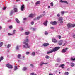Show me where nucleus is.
Returning <instances> with one entry per match:
<instances>
[{"mask_svg": "<svg viewBox=\"0 0 75 75\" xmlns=\"http://www.w3.org/2000/svg\"><path fill=\"white\" fill-rule=\"evenodd\" d=\"M60 48V47H56L54 48H53L52 49L53 50H51L50 51L48 52H47V54H51V53H52L53 52H55V51H58L59 49Z\"/></svg>", "mask_w": 75, "mask_h": 75, "instance_id": "1", "label": "nucleus"}, {"mask_svg": "<svg viewBox=\"0 0 75 75\" xmlns=\"http://www.w3.org/2000/svg\"><path fill=\"white\" fill-rule=\"evenodd\" d=\"M23 44H24L25 45H23V48H30V46H29V45H28V43H25V42H24Z\"/></svg>", "mask_w": 75, "mask_h": 75, "instance_id": "2", "label": "nucleus"}, {"mask_svg": "<svg viewBox=\"0 0 75 75\" xmlns=\"http://www.w3.org/2000/svg\"><path fill=\"white\" fill-rule=\"evenodd\" d=\"M6 67L8 68H10V69H12L13 68V66L10 64L9 63H8L6 65Z\"/></svg>", "mask_w": 75, "mask_h": 75, "instance_id": "3", "label": "nucleus"}, {"mask_svg": "<svg viewBox=\"0 0 75 75\" xmlns=\"http://www.w3.org/2000/svg\"><path fill=\"white\" fill-rule=\"evenodd\" d=\"M62 20H63L62 17H60L59 18L58 21H60V23L61 24H62V23H64V22Z\"/></svg>", "mask_w": 75, "mask_h": 75, "instance_id": "4", "label": "nucleus"}, {"mask_svg": "<svg viewBox=\"0 0 75 75\" xmlns=\"http://www.w3.org/2000/svg\"><path fill=\"white\" fill-rule=\"evenodd\" d=\"M68 49V48H66L65 49H63L62 50V51H61V52L62 53H65L67 51V50Z\"/></svg>", "mask_w": 75, "mask_h": 75, "instance_id": "5", "label": "nucleus"}, {"mask_svg": "<svg viewBox=\"0 0 75 75\" xmlns=\"http://www.w3.org/2000/svg\"><path fill=\"white\" fill-rule=\"evenodd\" d=\"M50 24H52L53 25H56L57 24V22L55 21H54V22H53L52 21H51L50 23Z\"/></svg>", "mask_w": 75, "mask_h": 75, "instance_id": "6", "label": "nucleus"}, {"mask_svg": "<svg viewBox=\"0 0 75 75\" xmlns=\"http://www.w3.org/2000/svg\"><path fill=\"white\" fill-rule=\"evenodd\" d=\"M63 42V40H60L58 42V44L59 45H61Z\"/></svg>", "mask_w": 75, "mask_h": 75, "instance_id": "7", "label": "nucleus"}, {"mask_svg": "<svg viewBox=\"0 0 75 75\" xmlns=\"http://www.w3.org/2000/svg\"><path fill=\"white\" fill-rule=\"evenodd\" d=\"M48 64V63H44V62H42L40 64V66H42L43 64L46 65V64Z\"/></svg>", "mask_w": 75, "mask_h": 75, "instance_id": "8", "label": "nucleus"}, {"mask_svg": "<svg viewBox=\"0 0 75 75\" xmlns=\"http://www.w3.org/2000/svg\"><path fill=\"white\" fill-rule=\"evenodd\" d=\"M29 42V40H28V39L26 38L24 40L23 43V44H24V42H25V43H27V42Z\"/></svg>", "mask_w": 75, "mask_h": 75, "instance_id": "9", "label": "nucleus"}, {"mask_svg": "<svg viewBox=\"0 0 75 75\" xmlns=\"http://www.w3.org/2000/svg\"><path fill=\"white\" fill-rule=\"evenodd\" d=\"M52 40V42H54V43H57V42H58V41H57V40L55 39V38H53Z\"/></svg>", "mask_w": 75, "mask_h": 75, "instance_id": "10", "label": "nucleus"}, {"mask_svg": "<svg viewBox=\"0 0 75 75\" xmlns=\"http://www.w3.org/2000/svg\"><path fill=\"white\" fill-rule=\"evenodd\" d=\"M24 5H23L21 8V11H23L24 10Z\"/></svg>", "mask_w": 75, "mask_h": 75, "instance_id": "11", "label": "nucleus"}, {"mask_svg": "<svg viewBox=\"0 0 75 75\" xmlns=\"http://www.w3.org/2000/svg\"><path fill=\"white\" fill-rule=\"evenodd\" d=\"M43 46L44 47H47L49 45V43H45L43 44Z\"/></svg>", "mask_w": 75, "mask_h": 75, "instance_id": "12", "label": "nucleus"}, {"mask_svg": "<svg viewBox=\"0 0 75 75\" xmlns=\"http://www.w3.org/2000/svg\"><path fill=\"white\" fill-rule=\"evenodd\" d=\"M48 23V20H46V21L44 23V24L45 26H47V23Z\"/></svg>", "mask_w": 75, "mask_h": 75, "instance_id": "13", "label": "nucleus"}, {"mask_svg": "<svg viewBox=\"0 0 75 75\" xmlns=\"http://www.w3.org/2000/svg\"><path fill=\"white\" fill-rule=\"evenodd\" d=\"M67 27L68 28H71V24L68 23L67 24Z\"/></svg>", "mask_w": 75, "mask_h": 75, "instance_id": "14", "label": "nucleus"}, {"mask_svg": "<svg viewBox=\"0 0 75 75\" xmlns=\"http://www.w3.org/2000/svg\"><path fill=\"white\" fill-rule=\"evenodd\" d=\"M64 66H65V64H62L61 65H60L59 66L60 67H61L63 69L64 68Z\"/></svg>", "mask_w": 75, "mask_h": 75, "instance_id": "15", "label": "nucleus"}, {"mask_svg": "<svg viewBox=\"0 0 75 75\" xmlns=\"http://www.w3.org/2000/svg\"><path fill=\"white\" fill-rule=\"evenodd\" d=\"M34 15L33 14H30V15H29V17H34Z\"/></svg>", "mask_w": 75, "mask_h": 75, "instance_id": "16", "label": "nucleus"}, {"mask_svg": "<svg viewBox=\"0 0 75 75\" xmlns=\"http://www.w3.org/2000/svg\"><path fill=\"white\" fill-rule=\"evenodd\" d=\"M71 66L72 67H73L74 66H75V64H74V63H73L72 62H71Z\"/></svg>", "mask_w": 75, "mask_h": 75, "instance_id": "17", "label": "nucleus"}, {"mask_svg": "<svg viewBox=\"0 0 75 75\" xmlns=\"http://www.w3.org/2000/svg\"><path fill=\"white\" fill-rule=\"evenodd\" d=\"M14 11L16 12V13H17V12L18 11V10H17V8H14Z\"/></svg>", "mask_w": 75, "mask_h": 75, "instance_id": "18", "label": "nucleus"}, {"mask_svg": "<svg viewBox=\"0 0 75 75\" xmlns=\"http://www.w3.org/2000/svg\"><path fill=\"white\" fill-rule=\"evenodd\" d=\"M15 20H16V21L17 23H20V21H19V20H18V19L16 18Z\"/></svg>", "mask_w": 75, "mask_h": 75, "instance_id": "19", "label": "nucleus"}, {"mask_svg": "<svg viewBox=\"0 0 75 75\" xmlns=\"http://www.w3.org/2000/svg\"><path fill=\"white\" fill-rule=\"evenodd\" d=\"M13 14V10H11V12L10 14V16H11Z\"/></svg>", "mask_w": 75, "mask_h": 75, "instance_id": "20", "label": "nucleus"}, {"mask_svg": "<svg viewBox=\"0 0 75 75\" xmlns=\"http://www.w3.org/2000/svg\"><path fill=\"white\" fill-rule=\"evenodd\" d=\"M40 3V1H37L35 3V4L36 5H37L38 4Z\"/></svg>", "mask_w": 75, "mask_h": 75, "instance_id": "21", "label": "nucleus"}, {"mask_svg": "<svg viewBox=\"0 0 75 75\" xmlns=\"http://www.w3.org/2000/svg\"><path fill=\"white\" fill-rule=\"evenodd\" d=\"M42 16H40L38 17H37L36 18H37V20H39L40 18H41L42 17Z\"/></svg>", "mask_w": 75, "mask_h": 75, "instance_id": "22", "label": "nucleus"}, {"mask_svg": "<svg viewBox=\"0 0 75 75\" xmlns=\"http://www.w3.org/2000/svg\"><path fill=\"white\" fill-rule=\"evenodd\" d=\"M25 35H28V34H30V32H26L25 33Z\"/></svg>", "mask_w": 75, "mask_h": 75, "instance_id": "23", "label": "nucleus"}, {"mask_svg": "<svg viewBox=\"0 0 75 75\" xmlns=\"http://www.w3.org/2000/svg\"><path fill=\"white\" fill-rule=\"evenodd\" d=\"M10 47H11V45H10V44H8L7 46V48H10Z\"/></svg>", "mask_w": 75, "mask_h": 75, "instance_id": "24", "label": "nucleus"}, {"mask_svg": "<svg viewBox=\"0 0 75 75\" xmlns=\"http://www.w3.org/2000/svg\"><path fill=\"white\" fill-rule=\"evenodd\" d=\"M3 57L1 56L0 57V62L1 61V60H3Z\"/></svg>", "mask_w": 75, "mask_h": 75, "instance_id": "25", "label": "nucleus"}, {"mask_svg": "<svg viewBox=\"0 0 75 75\" xmlns=\"http://www.w3.org/2000/svg\"><path fill=\"white\" fill-rule=\"evenodd\" d=\"M45 58H46V59H49V58H50V56L48 55H46L45 56Z\"/></svg>", "mask_w": 75, "mask_h": 75, "instance_id": "26", "label": "nucleus"}, {"mask_svg": "<svg viewBox=\"0 0 75 75\" xmlns=\"http://www.w3.org/2000/svg\"><path fill=\"white\" fill-rule=\"evenodd\" d=\"M61 13L62 15H64V13H65V12L64 11H62L61 12Z\"/></svg>", "mask_w": 75, "mask_h": 75, "instance_id": "27", "label": "nucleus"}, {"mask_svg": "<svg viewBox=\"0 0 75 75\" xmlns=\"http://www.w3.org/2000/svg\"><path fill=\"white\" fill-rule=\"evenodd\" d=\"M35 52H33L32 54V56H35Z\"/></svg>", "mask_w": 75, "mask_h": 75, "instance_id": "28", "label": "nucleus"}, {"mask_svg": "<svg viewBox=\"0 0 75 75\" xmlns=\"http://www.w3.org/2000/svg\"><path fill=\"white\" fill-rule=\"evenodd\" d=\"M57 62H60V61H61V60L59 58H58L57 59Z\"/></svg>", "mask_w": 75, "mask_h": 75, "instance_id": "29", "label": "nucleus"}, {"mask_svg": "<svg viewBox=\"0 0 75 75\" xmlns=\"http://www.w3.org/2000/svg\"><path fill=\"white\" fill-rule=\"evenodd\" d=\"M23 70L25 71V70H27V68L26 67H24L23 68Z\"/></svg>", "mask_w": 75, "mask_h": 75, "instance_id": "30", "label": "nucleus"}, {"mask_svg": "<svg viewBox=\"0 0 75 75\" xmlns=\"http://www.w3.org/2000/svg\"><path fill=\"white\" fill-rule=\"evenodd\" d=\"M68 74H69V73L68 72H65L64 73V75H68Z\"/></svg>", "mask_w": 75, "mask_h": 75, "instance_id": "31", "label": "nucleus"}, {"mask_svg": "<svg viewBox=\"0 0 75 75\" xmlns=\"http://www.w3.org/2000/svg\"><path fill=\"white\" fill-rule=\"evenodd\" d=\"M8 35L9 36H10V35H13V34H11L10 33H8Z\"/></svg>", "mask_w": 75, "mask_h": 75, "instance_id": "32", "label": "nucleus"}, {"mask_svg": "<svg viewBox=\"0 0 75 75\" xmlns=\"http://www.w3.org/2000/svg\"><path fill=\"white\" fill-rule=\"evenodd\" d=\"M21 57V55L19 54L18 55V58H20V57Z\"/></svg>", "mask_w": 75, "mask_h": 75, "instance_id": "33", "label": "nucleus"}, {"mask_svg": "<svg viewBox=\"0 0 75 75\" xmlns=\"http://www.w3.org/2000/svg\"><path fill=\"white\" fill-rule=\"evenodd\" d=\"M50 4L51 6V7H52V6H53L54 5V4H53V2H51V3H50Z\"/></svg>", "mask_w": 75, "mask_h": 75, "instance_id": "34", "label": "nucleus"}, {"mask_svg": "<svg viewBox=\"0 0 75 75\" xmlns=\"http://www.w3.org/2000/svg\"><path fill=\"white\" fill-rule=\"evenodd\" d=\"M3 43L2 42H1V43H0V47H1V46H2V45H3Z\"/></svg>", "mask_w": 75, "mask_h": 75, "instance_id": "35", "label": "nucleus"}, {"mask_svg": "<svg viewBox=\"0 0 75 75\" xmlns=\"http://www.w3.org/2000/svg\"><path fill=\"white\" fill-rule=\"evenodd\" d=\"M48 34V32H47V31H45V35H47Z\"/></svg>", "mask_w": 75, "mask_h": 75, "instance_id": "36", "label": "nucleus"}, {"mask_svg": "<svg viewBox=\"0 0 75 75\" xmlns=\"http://www.w3.org/2000/svg\"><path fill=\"white\" fill-rule=\"evenodd\" d=\"M30 75H37L36 74H35L34 73H31Z\"/></svg>", "mask_w": 75, "mask_h": 75, "instance_id": "37", "label": "nucleus"}, {"mask_svg": "<svg viewBox=\"0 0 75 75\" xmlns=\"http://www.w3.org/2000/svg\"><path fill=\"white\" fill-rule=\"evenodd\" d=\"M9 28H10V29H12V28H13V26L12 25H11L9 26Z\"/></svg>", "mask_w": 75, "mask_h": 75, "instance_id": "38", "label": "nucleus"}, {"mask_svg": "<svg viewBox=\"0 0 75 75\" xmlns=\"http://www.w3.org/2000/svg\"><path fill=\"white\" fill-rule=\"evenodd\" d=\"M75 27V25L71 24V27Z\"/></svg>", "mask_w": 75, "mask_h": 75, "instance_id": "39", "label": "nucleus"}, {"mask_svg": "<svg viewBox=\"0 0 75 75\" xmlns=\"http://www.w3.org/2000/svg\"><path fill=\"white\" fill-rule=\"evenodd\" d=\"M17 69V66H15L14 67V70H16Z\"/></svg>", "mask_w": 75, "mask_h": 75, "instance_id": "40", "label": "nucleus"}, {"mask_svg": "<svg viewBox=\"0 0 75 75\" xmlns=\"http://www.w3.org/2000/svg\"><path fill=\"white\" fill-rule=\"evenodd\" d=\"M15 33H16V30H14L13 33V34H14Z\"/></svg>", "mask_w": 75, "mask_h": 75, "instance_id": "41", "label": "nucleus"}, {"mask_svg": "<svg viewBox=\"0 0 75 75\" xmlns=\"http://www.w3.org/2000/svg\"><path fill=\"white\" fill-rule=\"evenodd\" d=\"M6 8H7L6 7H4L3 8V10H6Z\"/></svg>", "mask_w": 75, "mask_h": 75, "instance_id": "42", "label": "nucleus"}, {"mask_svg": "<svg viewBox=\"0 0 75 75\" xmlns=\"http://www.w3.org/2000/svg\"><path fill=\"white\" fill-rule=\"evenodd\" d=\"M63 3H65L67 4H68V3L67 1H64Z\"/></svg>", "mask_w": 75, "mask_h": 75, "instance_id": "43", "label": "nucleus"}, {"mask_svg": "<svg viewBox=\"0 0 75 75\" xmlns=\"http://www.w3.org/2000/svg\"><path fill=\"white\" fill-rule=\"evenodd\" d=\"M29 54H30V52H26V55H28Z\"/></svg>", "mask_w": 75, "mask_h": 75, "instance_id": "44", "label": "nucleus"}, {"mask_svg": "<svg viewBox=\"0 0 75 75\" xmlns=\"http://www.w3.org/2000/svg\"><path fill=\"white\" fill-rule=\"evenodd\" d=\"M50 28L51 29H54V28H55L54 27H50Z\"/></svg>", "mask_w": 75, "mask_h": 75, "instance_id": "45", "label": "nucleus"}, {"mask_svg": "<svg viewBox=\"0 0 75 75\" xmlns=\"http://www.w3.org/2000/svg\"><path fill=\"white\" fill-rule=\"evenodd\" d=\"M71 60H72L73 61H75V58H74V59L71 58Z\"/></svg>", "mask_w": 75, "mask_h": 75, "instance_id": "46", "label": "nucleus"}, {"mask_svg": "<svg viewBox=\"0 0 75 75\" xmlns=\"http://www.w3.org/2000/svg\"><path fill=\"white\" fill-rule=\"evenodd\" d=\"M34 22H31V24L32 25H33V24H34Z\"/></svg>", "mask_w": 75, "mask_h": 75, "instance_id": "47", "label": "nucleus"}, {"mask_svg": "<svg viewBox=\"0 0 75 75\" xmlns=\"http://www.w3.org/2000/svg\"><path fill=\"white\" fill-rule=\"evenodd\" d=\"M16 50H18V46H16Z\"/></svg>", "mask_w": 75, "mask_h": 75, "instance_id": "48", "label": "nucleus"}, {"mask_svg": "<svg viewBox=\"0 0 75 75\" xmlns=\"http://www.w3.org/2000/svg\"><path fill=\"white\" fill-rule=\"evenodd\" d=\"M33 31H35V28H33Z\"/></svg>", "mask_w": 75, "mask_h": 75, "instance_id": "49", "label": "nucleus"}, {"mask_svg": "<svg viewBox=\"0 0 75 75\" xmlns=\"http://www.w3.org/2000/svg\"><path fill=\"white\" fill-rule=\"evenodd\" d=\"M57 17H59V16H60V15H59V14H57Z\"/></svg>", "mask_w": 75, "mask_h": 75, "instance_id": "50", "label": "nucleus"}, {"mask_svg": "<svg viewBox=\"0 0 75 75\" xmlns=\"http://www.w3.org/2000/svg\"><path fill=\"white\" fill-rule=\"evenodd\" d=\"M58 37L59 39H61V36H59Z\"/></svg>", "mask_w": 75, "mask_h": 75, "instance_id": "51", "label": "nucleus"}, {"mask_svg": "<svg viewBox=\"0 0 75 75\" xmlns=\"http://www.w3.org/2000/svg\"><path fill=\"white\" fill-rule=\"evenodd\" d=\"M30 66H31V67H34V65H33L32 64H30Z\"/></svg>", "mask_w": 75, "mask_h": 75, "instance_id": "52", "label": "nucleus"}, {"mask_svg": "<svg viewBox=\"0 0 75 75\" xmlns=\"http://www.w3.org/2000/svg\"><path fill=\"white\" fill-rule=\"evenodd\" d=\"M60 2L61 3H64V1H63L62 0H61L60 1Z\"/></svg>", "mask_w": 75, "mask_h": 75, "instance_id": "53", "label": "nucleus"}, {"mask_svg": "<svg viewBox=\"0 0 75 75\" xmlns=\"http://www.w3.org/2000/svg\"><path fill=\"white\" fill-rule=\"evenodd\" d=\"M73 38H75V35H73Z\"/></svg>", "mask_w": 75, "mask_h": 75, "instance_id": "54", "label": "nucleus"}, {"mask_svg": "<svg viewBox=\"0 0 75 75\" xmlns=\"http://www.w3.org/2000/svg\"><path fill=\"white\" fill-rule=\"evenodd\" d=\"M26 19H27L26 18H23V20H26Z\"/></svg>", "mask_w": 75, "mask_h": 75, "instance_id": "55", "label": "nucleus"}, {"mask_svg": "<svg viewBox=\"0 0 75 75\" xmlns=\"http://www.w3.org/2000/svg\"><path fill=\"white\" fill-rule=\"evenodd\" d=\"M49 75H53V74H49Z\"/></svg>", "mask_w": 75, "mask_h": 75, "instance_id": "56", "label": "nucleus"}, {"mask_svg": "<svg viewBox=\"0 0 75 75\" xmlns=\"http://www.w3.org/2000/svg\"><path fill=\"white\" fill-rule=\"evenodd\" d=\"M10 21H11V20H9L7 21V22H10Z\"/></svg>", "mask_w": 75, "mask_h": 75, "instance_id": "57", "label": "nucleus"}, {"mask_svg": "<svg viewBox=\"0 0 75 75\" xmlns=\"http://www.w3.org/2000/svg\"><path fill=\"white\" fill-rule=\"evenodd\" d=\"M65 43H64L63 46H65Z\"/></svg>", "mask_w": 75, "mask_h": 75, "instance_id": "58", "label": "nucleus"}, {"mask_svg": "<svg viewBox=\"0 0 75 75\" xmlns=\"http://www.w3.org/2000/svg\"><path fill=\"white\" fill-rule=\"evenodd\" d=\"M59 65V64H56V66H57V65Z\"/></svg>", "mask_w": 75, "mask_h": 75, "instance_id": "59", "label": "nucleus"}, {"mask_svg": "<svg viewBox=\"0 0 75 75\" xmlns=\"http://www.w3.org/2000/svg\"><path fill=\"white\" fill-rule=\"evenodd\" d=\"M2 28V27L1 26H0V30H1Z\"/></svg>", "mask_w": 75, "mask_h": 75, "instance_id": "60", "label": "nucleus"}, {"mask_svg": "<svg viewBox=\"0 0 75 75\" xmlns=\"http://www.w3.org/2000/svg\"><path fill=\"white\" fill-rule=\"evenodd\" d=\"M24 30V29H23V28H22L21 29V31H22V30Z\"/></svg>", "mask_w": 75, "mask_h": 75, "instance_id": "61", "label": "nucleus"}, {"mask_svg": "<svg viewBox=\"0 0 75 75\" xmlns=\"http://www.w3.org/2000/svg\"><path fill=\"white\" fill-rule=\"evenodd\" d=\"M34 20H37V18H35L34 19Z\"/></svg>", "mask_w": 75, "mask_h": 75, "instance_id": "62", "label": "nucleus"}, {"mask_svg": "<svg viewBox=\"0 0 75 75\" xmlns=\"http://www.w3.org/2000/svg\"><path fill=\"white\" fill-rule=\"evenodd\" d=\"M20 1V0H16L17 2V1Z\"/></svg>", "mask_w": 75, "mask_h": 75, "instance_id": "63", "label": "nucleus"}, {"mask_svg": "<svg viewBox=\"0 0 75 75\" xmlns=\"http://www.w3.org/2000/svg\"><path fill=\"white\" fill-rule=\"evenodd\" d=\"M23 58H24L25 57H24V56H23Z\"/></svg>", "mask_w": 75, "mask_h": 75, "instance_id": "64", "label": "nucleus"}]
</instances>
